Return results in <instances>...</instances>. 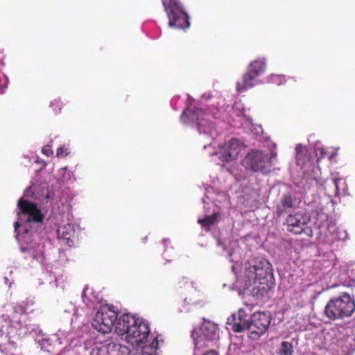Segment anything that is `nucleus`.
<instances>
[{"label":"nucleus","mask_w":355,"mask_h":355,"mask_svg":"<svg viewBox=\"0 0 355 355\" xmlns=\"http://www.w3.org/2000/svg\"><path fill=\"white\" fill-rule=\"evenodd\" d=\"M17 213L18 220L14 223L16 236L20 242V249L23 253H28V257L36 259V249L39 245L33 243L34 232L28 228L31 223H42L44 215L37 205L33 202L20 198L17 203Z\"/></svg>","instance_id":"obj_1"},{"label":"nucleus","mask_w":355,"mask_h":355,"mask_svg":"<svg viewBox=\"0 0 355 355\" xmlns=\"http://www.w3.org/2000/svg\"><path fill=\"white\" fill-rule=\"evenodd\" d=\"M314 153L317 159L316 166L312 169V182H315L318 193L313 196L312 209L314 208V211L318 212L321 211L331 202L332 197L338 194V182L341 179L329 178L328 171L326 169L322 171L320 162L327 156V153L320 142L315 144Z\"/></svg>","instance_id":"obj_2"},{"label":"nucleus","mask_w":355,"mask_h":355,"mask_svg":"<svg viewBox=\"0 0 355 355\" xmlns=\"http://www.w3.org/2000/svg\"><path fill=\"white\" fill-rule=\"evenodd\" d=\"M115 331L120 336L126 335L125 340L128 343L139 347L146 342L150 333V328L146 320L125 313L117 320Z\"/></svg>","instance_id":"obj_3"},{"label":"nucleus","mask_w":355,"mask_h":355,"mask_svg":"<svg viewBox=\"0 0 355 355\" xmlns=\"http://www.w3.org/2000/svg\"><path fill=\"white\" fill-rule=\"evenodd\" d=\"M223 113L214 105L209 107L207 110L202 108H187L180 116L182 123L196 125L200 134H209L214 128L213 119L222 118Z\"/></svg>","instance_id":"obj_4"},{"label":"nucleus","mask_w":355,"mask_h":355,"mask_svg":"<svg viewBox=\"0 0 355 355\" xmlns=\"http://www.w3.org/2000/svg\"><path fill=\"white\" fill-rule=\"evenodd\" d=\"M236 315H232L227 319V324L232 325V330L236 333H241L245 328L250 334V337L257 339L264 334L268 330L272 320V316L269 312L257 311L254 313L250 319L245 322L244 324L241 322H235Z\"/></svg>","instance_id":"obj_5"},{"label":"nucleus","mask_w":355,"mask_h":355,"mask_svg":"<svg viewBox=\"0 0 355 355\" xmlns=\"http://www.w3.org/2000/svg\"><path fill=\"white\" fill-rule=\"evenodd\" d=\"M355 310V302L348 293L329 300L324 308L325 315L330 320H336L351 315Z\"/></svg>","instance_id":"obj_6"},{"label":"nucleus","mask_w":355,"mask_h":355,"mask_svg":"<svg viewBox=\"0 0 355 355\" xmlns=\"http://www.w3.org/2000/svg\"><path fill=\"white\" fill-rule=\"evenodd\" d=\"M168 18V26L178 29H187L190 26L189 17L178 0H162Z\"/></svg>","instance_id":"obj_7"},{"label":"nucleus","mask_w":355,"mask_h":355,"mask_svg":"<svg viewBox=\"0 0 355 355\" xmlns=\"http://www.w3.org/2000/svg\"><path fill=\"white\" fill-rule=\"evenodd\" d=\"M118 319L117 313L114 310L113 306H103L96 312L92 325L98 331L107 334L112 331Z\"/></svg>","instance_id":"obj_8"},{"label":"nucleus","mask_w":355,"mask_h":355,"mask_svg":"<svg viewBox=\"0 0 355 355\" xmlns=\"http://www.w3.org/2000/svg\"><path fill=\"white\" fill-rule=\"evenodd\" d=\"M271 157L272 155L261 150H252L245 155L242 164L253 172L261 171L266 173L270 171Z\"/></svg>","instance_id":"obj_9"},{"label":"nucleus","mask_w":355,"mask_h":355,"mask_svg":"<svg viewBox=\"0 0 355 355\" xmlns=\"http://www.w3.org/2000/svg\"><path fill=\"white\" fill-rule=\"evenodd\" d=\"M184 302L190 306H202L205 304V295L195 286L193 282L187 277H181L178 282Z\"/></svg>","instance_id":"obj_10"},{"label":"nucleus","mask_w":355,"mask_h":355,"mask_svg":"<svg viewBox=\"0 0 355 355\" xmlns=\"http://www.w3.org/2000/svg\"><path fill=\"white\" fill-rule=\"evenodd\" d=\"M218 340V328L210 322L202 324L200 334L196 339V346L198 347H209V343Z\"/></svg>","instance_id":"obj_11"},{"label":"nucleus","mask_w":355,"mask_h":355,"mask_svg":"<svg viewBox=\"0 0 355 355\" xmlns=\"http://www.w3.org/2000/svg\"><path fill=\"white\" fill-rule=\"evenodd\" d=\"M242 148V142L239 139L232 138L225 144L223 150L218 153V158L223 162H232L237 158Z\"/></svg>","instance_id":"obj_12"},{"label":"nucleus","mask_w":355,"mask_h":355,"mask_svg":"<svg viewBox=\"0 0 355 355\" xmlns=\"http://www.w3.org/2000/svg\"><path fill=\"white\" fill-rule=\"evenodd\" d=\"M58 238L64 245L71 247L74 245L75 230L72 225L67 224L58 227Z\"/></svg>","instance_id":"obj_13"},{"label":"nucleus","mask_w":355,"mask_h":355,"mask_svg":"<svg viewBox=\"0 0 355 355\" xmlns=\"http://www.w3.org/2000/svg\"><path fill=\"white\" fill-rule=\"evenodd\" d=\"M286 223L288 231L293 232L295 234L300 233L305 225V220L300 214L289 215L286 219Z\"/></svg>","instance_id":"obj_14"},{"label":"nucleus","mask_w":355,"mask_h":355,"mask_svg":"<svg viewBox=\"0 0 355 355\" xmlns=\"http://www.w3.org/2000/svg\"><path fill=\"white\" fill-rule=\"evenodd\" d=\"M258 76L254 75L249 70L243 76L242 80L237 82L236 89L239 92H243L247 89L253 87L257 81Z\"/></svg>","instance_id":"obj_15"},{"label":"nucleus","mask_w":355,"mask_h":355,"mask_svg":"<svg viewBox=\"0 0 355 355\" xmlns=\"http://www.w3.org/2000/svg\"><path fill=\"white\" fill-rule=\"evenodd\" d=\"M263 264L259 269L252 274L247 275L250 281L256 282L257 280L265 279L270 275V264L268 261H263Z\"/></svg>","instance_id":"obj_16"},{"label":"nucleus","mask_w":355,"mask_h":355,"mask_svg":"<svg viewBox=\"0 0 355 355\" xmlns=\"http://www.w3.org/2000/svg\"><path fill=\"white\" fill-rule=\"evenodd\" d=\"M28 302L22 301L21 303L17 304L13 308V313L11 318L8 315V318L11 323L21 324V316L27 313Z\"/></svg>","instance_id":"obj_17"},{"label":"nucleus","mask_w":355,"mask_h":355,"mask_svg":"<svg viewBox=\"0 0 355 355\" xmlns=\"http://www.w3.org/2000/svg\"><path fill=\"white\" fill-rule=\"evenodd\" d=\"M295 202V198L291 193H287L283 195L280 205L278 206L277 213L278 215H282L286 212L288 209L294 207Z\"/></svg>","instance_id":"obj_18"},{"label":"nucleus","mask_w":355,"mask_h":355,"mask_svg":"<svg viewBox=\"0 0 355 355\" xmlns=\"http://www.w3.org/2000/svg\"><path fill=\"white\" fill-rule=\"evenodd\" d=\"M323 221L318 223V221L314 223V225L317 226V228L320 230V234L322 236L324 234V236H328L329 234H333L336 230V225L335 223L327 220V216L324 215Z\"/></svg>","instance_id":"obj_19"},{"label":"nucleus","mask_w":355,"mask_h":355,"mask_svg":"<svg viewBox=\"0 0 355 355\" xmlns=\"http://www.w3.org/2000/svg\"><path fill=\"white\" fill-rule=\"evenodd\" d=\"M266 69V60L264 58H259L252 61L248 67L250 71L254 75L260 76L263 73Z\"/></svg>","instance_id":"obj_20"},{"label":"nucleus","mask_w":355,"mask_h":355,"mask_svg":"<svg viewBox=\"0 0 355 355\" xmlns=\"http://www.w3.org/2000/svg\"><path fill=\"white\" fill-rule=\"evenodd\" d=\"M308 150L306 147L299 144L296 147V159L297 164L303 166L310 160V155H307Z\"/></svg>","instance_id":"obj_21"},{"label":"nucleus","mask_w":355,"mask_h":355,"mask_svg":"<svg viewBox=\"0 0 355 355\" xmlns=\"http://www.w3.org/2000/svg\"><path fill=\"white\" fill-rule=\"evenodd\" d=\"M220 218L219 213H214L211 216H206L203 219H199L198 223H200L202 227L205 228L207 232L209 231L210 227L215 225L218 222Z\"/></svg>","instance_id":"obj_22"},{"label":"nucleus","mask_w":355,"mask_h":355,"mask_svg":"<svg viewBox=\"0 0 355 355\" xmlns=\"http://www.w3.org/2000/svg\"><path fill=\"white\" fill-rule=\"evenodd\" d=\"M262 261H267L266 259L262 257H255L248 261V268L245 270V276L247 275L252 274L254 272H256L258 269L261 268V266L263 264Z\"/></svg>","instance_id":"obj_23"},{"label":"nucleus","mask_w":355,"mask_h":355,"mask_svg":"<svg viewBox=\"0 0 355 355\" xmlns=\"http://www.w3.org/2000/svg\"><path fill=\"white\" fill-rule=\"evenodd\" d=\"M293 346L292 343L288 341H283L279 349V355H293Z\"/></svg>","instance_id":"obj_24"},{"label":"nucleus","mask_w":355,"mask_h":355,"mask_svg":"<svg viewBox=\"0 0 355 355\" xmlns=\"http://www.w3.org/2000/svg\"><path fill=\"white\" fill-rule=\"evenodd\" d=\"M286 81L285 76L282 74H272L269 78V82L276 85H281Z\"/></svg>","instance_id":"obj_25"},{"label":"nucleus","mask_w":355,"mask_h":355,"mask_svg":"<svg viewBox=\"0 0 355 355\" xmlns=\"http://www.w3.org/2000/svg\"><path fill=\"white\" fill-rule=\"evenodd\" d=\"M7 76L0 71V92H3V90L7 87L8 85Z\"/></svg>","instance_id":"obj_26"},{"label":"nucleus","mask_w":355,"mask_h":355,"mask_svg":"<svg viewBox=\"0 0 355 355\" xmlns=\"http://www.w3.org/2000/svg\"><path fill=\"white\" fill-rule=\"evenodd\" d=\"M61 101L59 99H54L53 101H51V106L53 107L55 106L54 112L55 114L60 113L61 111Z\"/></svg>","instance_id":"obj_27"},{"label":"nucleus","mask_w":355,"mask_h":355,"mask_svg":"<svg viewBox=\"0 0 355 355\" xmlns=\"http://www.w3.org/2000/svg\"><path fill=\"white\" fill-rule=\"evenodd\" d=\"M141 355H157V352L155 349H152L150 347H147L146 346L141 347Z\"/></svg>","instance_id":"obj_28"},{"label":"nucleus","mask_w":355,"mask_h":355,"mask_svg":"<svg viewBox=\"0 0 355 355\" xmlns=\"http://www.w3.org/2000/svg\"><path fill=\"white\" fill-rule=\"evenodd\" d=\"M69 154L68 149L64 146L60 147L57 150L56 155L58 157H66Z\"/></svg>","instance_id":"obj_29"},{"label":"nucleus","mask_w":355,"mask_h":355,"mask_svg":"<svg viewBox=\"0 0 355 355\" xmlns=\"http://www.w3.org/2000/svg\"><path fill=\"white\" fill-rule=\"evenodd\" d=\"M42 153L48 157L51 155L53 154L51 146L50 145L45 146L44 147H43Z\"/></svg>","instance_id":"obj_30"},{"label":"nucleus","mask_w":355,"mask_h":355,"mask_svg":"<svg viewBox=\"0 0 355 355\" xmlns=\"http://www.w3.org/2000/svg\"><path fill=\"white\" fill-rule=\"evenodd\" d=\"M147 347H150L152 349H155L157 352L158 348V340L157 338H155L149 345H146Z\"/></svg>","instance_id":"obj_31"},{"label":"nucleus","mask_w":355,"mask_h":355,"mask_svg":"<svg viewBox=\"0 0 355 355\" xmlns=\"http://www.w3.org/2000/svg\"><path fill=\"white\" fill-rule=\"evenodd\" d=\"M87 291H88V288H85L82 293V298H83V302L85 303L86 304H88V302L91 301V300L87 299L86 293H87Z\"/></svg>","instance_id":"obj_32"},{"label":"nucleus","mask_w":355,"mask_h":355,"mask_svg":"<svg viewBox=\"0 0 355 355\" xmlns=\"http://www.w3.org/2000/svg\"><path fill=\"white\" fill-rule=\"evenodd\" d=\"M203 355H219L218 353L215 350H209L205 353Z\"/></svg>","instance_id":"obj_33"},{"label":"nucleus","mask_w":355,"mask_h":355,"mask_svg":"<svg viewBox=\"0 0 355 355\" xmlns=\"http://www.w3.org/2000/svg\"><path fill=\"white\" fill-rule=\"evenodd\" d=\"M163 243H164V245L165 246H166V247H167V246H168V245H170V244H171V241H170V240H169V239H164L163 240Z\"/></svg>","instance_id":"obj_34"},{"label":"nucleus","mask_w":355,"mask_h":355,"mask_svg":"<svg viewBox=\"0 0 355 355\" xmlns=\"http://www.w3.org/2000/svg\"><path fill=\"white\" fill-rule=\"evenodd\" d=\"M337 155V152L334 151L329 155V159L334 158Z\"/></svg>","instance_id":"obj_35"}]
</instances>
